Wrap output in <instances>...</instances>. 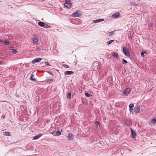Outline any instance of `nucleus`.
<instances>
[{"label":"nucleus","instance_id":"f257e3e1","mask_svg":"<svg viewBox=\"0 0 156 156\" xmlns=\"http://www.w3.org/2000/svg\"><path fill=\"white\" fill-rule=\"evenodd\" d=\"M123 51L126 56L129 57V53L126 47H123Z\"/></svg>","mask_w":156,"mask_h":156},{"label":"nucleus","instance_id":"f03ea898","mask_svg":"<svg viewBox=\"0 0 156 156\" xmlns=\"http://www.w3.org/2000/svg\"><path fill=\"white\" fill-rule=\"evenodd\" d=\"M130 129L131 131V136L133 139L135 138L136 136V132L134 131L133 129L130 128Z\"/></svg>","mask_w":156,"mask_h":156},{"label":"nucleus","instance_id":"7ed1b4c3","mask_svg":"<svg viewBox=\"0 0 156 156\" xmlns=\"http://www.w3.org/2000/svg\"><path fill=\"white\" fill-rule=\"evenodd\" d=\"M50 133L55 136H59L61 134V132L59 131H57L56 132L54 131L52 132H51Z\"/></svg>","mask_w":156,"mask_h":156},{"label":"nucleus","instance_id":"20e7f679","mask_svg":"<svg viewBox=\"0 0 156 156\" xmlns=\"http://www.w3.org/2000/svg\"><path fill=\"white\" fill-rule=\"evenodd\" d=\"M99 63L98 62L95 61L93 63L92 66L93 67V69H97Z\"/></svg>","mask_w":156,"mask_h":156},{"label":"nucleus","instance_id":"39448f33","mask_svg":"<svg viewBox=\"0 0 156 156\" xmlns=\"http://www.w3.org/2000/svg\"><path fill=\"white\" fill-rule=\"evenodd\" d=\"M130 92V89L129 88H126L123 92V94L125 95H127Z\"/></svg>","mask_w":156,"mask_h":156},{"label":"nucleus","instance_id":"423d86ee","mask_svg":"<svg viewBox=\"0 0 156 156\" xmlns=\"http://www.w3.org/2000/svg\"><path fill=\"white\" fill-rule=\"evenodd\" d=\"M81 15V14L79 13V11H76L72 14V16L73 17H79Z\"/></svg>","mask_w":156,"mask_h":156},{"label":"nucleus","instance_id":"0eeeda50","mask_svg":"<svg viewBox=\"0 0 156 156\" xmlns=\"http://www.w3.org/2000/svg\"><path fill=\"white\" fill-rule=\"evenodd\" d=\"M41 58H37L32 61V63L33 64H35L37 62H40Z\"/></svg>","mask_w":156,"mask_h":156},{"label":"nucleus","instance_id":"6e6552de","mask_svg":"<svg viewBox=\"0 0 156 156\" xmlns=\"http://www.w3.org/2000/svg\"><path fill=\"white\" fill-rule=\"evenodd\" d=\"M119 12H117L113 14L112 16V17L113 18H117L119 17Z\"/></svg>","mask_w":156,"mask_h":156},{"label":"nucleus","instance_id":"1a4fd4ad","mask_svg":"<svg viewBox=\"0 0 156 156\" xmlns=\"http://www.w3.org/2000/svg\"><path fill=\"white\" fill-rule=\"evenodd\" d=\"M37 38V36L35 35L33 37V43L36 44H37L38 42V40Z\"/></svg>","mask_w":156,"mask_h":156},{"label":"nucleus","instance_id":"9d476101","mask_svg":"<svg viewBox=\"0 0 156 156\" xmlns=\"http://www.w3.org/2000/svg\"><path fill=\"white\" fill-rule=\"evenodd\" d=\"M74 136L73 134L71 133H69L68 134V140H71L73 139Z\"/></svg>","mask_w":156,"mask_h":156},{"label":"nucleus","instance_id":"9b49d317","mask_svg":"<svg viewBox=\"0 0 156 156\" xmlns=\"http://www.w3.org/2000/svg\"><path fill=\"white\" fill-rule=\"evenodd\" d=\"M104 19H100L94 20H93V22L94 23H97L101 22V21H104Z\"/></svg>","mask_w":156,"mask_h":156},{"label":"nucleus","instance_id":"f8f14e48","mask_svg":"<svg viewBox=\"0 0 156 156\" xmlns=\"http://www.w3.org/2000/svg\"><path fill=\"white\" fill-rule=\"evenodd\" d=\"M134 112L136 113H138L140 110V107L138 106H136L134 108Z\"/></svg>","mask_w":156,"mask_h":156},{"label":"nucleus","instance_id":"ddd939ff","mask_svg":"<svg viewBox=\"0 0 156 156\" xmlns=\"http://www.w3.org/2000/svg\"><path fill=\"white\" fill-rule=\"evenodd\" d=\"M43 135L42 134H37L36 136H34L33 137V140H35L38 139L41 136Z\"/></svg>","mask_w":156,"mask_h":156},{"label":"nucleus","instance_id":"4468645a","mask_svg":"<svg viewBox=\"0 0 156 156\" xmlns=\"http://www.w3.org/2000/svg\"><path fill=\"white\" fill-rule=\"evenodd\" d=\"M73 72L71 71H66L64 72V74L66 75H70L72 74H73Z\"/></svg>","mask_w":156,"mask_h":156},{"label":"nucleus","instance_id":"2eb2a0df","mask_svg":"<svg viewBox=\"0 0 156 156\" xmlns=\"http://www.w3.org/2000/svg\"><path fill=\"white\" fill-rule=\"evenodd\" d=\"M38 24L40 26L43 27L44 26L45 23L44 22L40 21L38 22Z\"/></svg>","mask_w":156,"mask_h":156},{"label":"nucleus","instance_id":"dca6fc26","mask_svg":"<svg viewBox=\"0 0 156 156\" xmlns=\"http://www.w3.org/2000/svg\"><path fill=\"white\" fill-rule=\"evenodd\" d=\"M72 4L70 3H65L64 5L65 7L67 8H69L71 6Z\"/></svg>","mask_w":156,"mask_h":156},{"label":"nucleus","instance_id":"f3484780","mask_svg":"<svg viewBox=\"0 0 156 156\" xmlns=\"http://www.w3.org/2000/svg\"><path fill=\"white\" fill-rule=\"evenodd\" d=\"M134 105L133 104H131L129 105V110H133V108L134 107Z\"/></svg>","mask_w":156,"mask_h":156},{"label":"nucleus","instance_id":"a211bd4d","mask_svg":"<svg viewBox=\"0 0 156 156\" xmlns=\"http://www.w3.org/2000/svg\"><path fill=\"white\" fill-rule=\"evenodd\" d=\"M43 27L45 28H50L51 27V26L48 25V24L45 23L44 26Z\"/></svg>","mask_w":156,"mask_h":156},{"label":"nucleus","instance_id":"6ab92c4d","mask_svg":"<svg viewBox=\"0 0 156 156\" xmlns=\"http://www.w3.org/2000/svg\"><path fill=\"white\" fill-rule=\"evenodd\" d=\"M112 55L115 58H118V55L117 54V53L115 52H113L112 53Z\"/></svg>","mask_w":156,"mask_h":156},{"label":"nucleus","instance_id":"aec40b11","mask_svg":"<svg viewBox=\"0 0 156 156\" xmlns=\"http://www.w3.org/2000/svg\"><path fill=\"white\" fill-rule=\"evenodd\" d=\"M71 97V92H69L67 94V98L68 99H70Z\"/></svg>","mask_w":156,"mask_h":156},{"label":"nucleus","instance_id":"412c9836","mask_svg":"<svg viewBox=\"0 0 156 156\" xmlns=\"http://www.w3.org/2000/svg\"><path fill=\"white\" fill-rule=\"evenodd\" d=\"M4 134L6 136H11V133L9 132H4Z\"/></svg>","mask_w":156,"mask_h":156},{"label":"nucleus","instance_id":"4be33fe9","mask_svg":"<svg viewBox=\"0 0 156 156\" xmlns=\"http://www.w3.org/2000/svg\"><path fill=\"white\" fill-rule=\"evenodd\" d=\"M34 75L33 74H31L30 76V79L32 81H34L36 80L35 78H34Z\"/></svg>","mask_w":156,"mask_h":156},{"label":"nucleus","instance_id":"5701e85b","mask_svg":"<svg viewBox=\"0 0 156 156\" xmlns=\"http://www.w3.org/2000/svg\"><path fill=\"white\" fill-rule=\"evenodd\" d=\"M4 44L6 45H8L9 44V41L8 40H5L3 42Z\"/></svg>","mask_w":156,"mask_h":156},{"label":"nucleus","instance_id":"b1692460","mask_svg":"<svg viewBox=\"0 0 156 156\" xmlns=\"http://www.w3.org/2000/svg\"><path fill=\"white\" fill-rule=\"evenodd\" d=\"M85 96L86 97L88 98L91 96V95L88 93L85 92Z\"/></svg>","mask_w":156,"mask_h":156},{"label":"nucleus","instance_id":"393cba45","mask_svg":"<svg viewBox=\"0 0 156 156\" xmlns=\"http://www.w3.org/2000/svg\"><path fill=\"white\" fill-rule=\"evenodd\" d=\"M122 63L123 64H126L127 63V61H126L123 58L122 59Z\"/></svg>","mask_w":156,"mask_h":156},{"label":"nucleus","instance_id":"a878e982","mask_svg":"<svg viewBox=\"0 0 156 156\" xmlns=\"http://www.w3.org/2000/svg\"><path fill=\"white\" fill-rule=\"evenodd\" d=\"M151 122L153 123V124L154 125L156 122V119H155L154 118L151 120Z\"/></svg>","mask_w":156,"mask_h":156},{"label":"nucleus","instance_id":"bb28decb","mask_svg":"<svg viewBox=\"0 0 156 156\" xmlns=\"http://www.w3.org/2000/svg\"><path fill=\"white\" fill-rule=\"evenodd\" d=\"M125 124L126 125H127V126H128L130 125V122H129L128 121H125Z\"/></svg>","mask_w":156,"mask_h":156},{"label":"nucleus","instance_id":"cd10ccee","mask_svg":"<svg viewBox=\"0 0 156 156\" xmlns=\"http://www.w3.org/2000/svg\"><path fill=\"white\" fill-rule=\"evenodd\" d=\"M114 41V40H111L107 42V43L108 44H111Z\"/></svg>","mask_w":156,"mask_h":156},{"label":"nucleus","instance_id":"c85d7f7f","mask_svg":"<svg viewBox=\"0 0 156 156\" xmlns=\"http://www.w3.org/2000/svg\"><path fill=\"white\" fill-rule=\"evenodd\" d=\"M12 52L14 54H17L18 53V51L16 49H13L12 51Z\"/></svg>","mask_w":156,"mask_h":156},{"label":"nucleus","instance_id":"c756f323","mask_svg":"<svg viewBox=\"0 0 156 156\" xmlns=\"http://www.w3.org/2000/svg\"><path fill=\"white\" fill-rule=\"evenodd\" d=\"M153 23H148V26L150 28H151L152 27Z\"/></svg>","mask_w":156,"mask_h":156},{"label":"nucleus","instance_id":"7c9ffc66","mask_svg":"<svg viewBox=\"0 0 156 156\" xmlns=\"http://www.w3.org/2000/svg\"><path fill=\"white\" fill-rule=\"evenodd\" d=\"M95 124L96 126H98V125H99V123L97 121H96L95 122Z\"/></svg>","mask_w":156,"mask_h":156},{"label":"nucleus","instance_id":"2f4dec72","mask_svg":"<svg viewBox=\"0 0 156 156\" xmlns=\"http://www.w3.org/2000/svg\"><path fill=\"white\" fill-rule=\"evenodd\" d=\"M141 55L142 57H144L145 55H144V51H142L141 53Z\"/></svg>","mask_w":156,"mask_h":156},{"label":"nucleus","instance_id":"473e14b6","mask_svg":"<svg viewBox=\"0 0 156 156\" xmlns=\"http://www.w3.org/2000/svg\"><path fill=\"white\" fill-rule=\"evenodd\" d=\"M113 31H111V32H110L109 33V36H112V35L113 34Z\"/></svg>","mask_w":156,"mask_h":156},{"label":"nucleus","instance_id":"72a5a7b5","mask_svg":"<svg viewBox=\"0 0 156 156\" xmlns=\"http://www.w3.org/2000/svg\"><path fill=\"white\" fill-rule=\"evenodd\" d=\"M45 64L46 66H50V63L48 62H45Z\"/></svg>","mask_w":156,"mask_h":156},{"label":"nucleus","instance_id":"f704fd0d","mask_svg":"<svg viewBox=\"0 0 156 156\" xmlns=\"http://www.w3.org/2000/svg\"><path fill=\"white\" fill-rule=\"evenodd\" d=\"M53 81V79H48V82H51V81Z\"/></svg>","mask_w":156,"mask_h":156},{"label":"nucleus","instance_id":"c9c22d12","mask_svg":"<svg viewBox=\"0 0 156 156\" xmlns=\"http://www.w3.org/2000/svg\"><path fill=\"white\" fill-rule=\"evenodd\" d=\"M64 66L65 68H68L69 67V66L67 65H64Z\"/></svg>","mask_w":156,"mask_h":156},{"label":"nucleus","instance_id":"e433bc0d","mask_svg":"<svg viewBox=\"0 0 156 156\" xmlns=\"http://www.w3.org/2000/svg\"><path fill=\"white\" fill-rule=\"evenodd\" d=\"M70 0H66L65 3H69Z\"/></svg>","mask_w":156,"mask_h":156},{"label":"nucleus","instance_id":"4c0bfd02","mask_svg":"<svg viewBox=\"0 0 156 156\" xmlns=\"http://www.w3.org/2000/svg\"><path fill=\"white\" fill-rule=\"evenodd\" d=\"M36 50L37 51H39L40 50V49L39 47H37L36 48Z\"/></svg>","mask_w":156,"mask_h":156},{"label":"nucleus","instance_id":"58836bf2","mask_svg":"<svg viewBox=\"0 0 156 156\" xmlns=\"http://www.w3.org/2000/svg\"><path fill=\"white\" fill-rule=\"evenodd\" d=\"M133 110H129V112H130V114H133Z\"/></svg>","mask_w":156,"mask_h":156},{"label":"nucleus","instance_id":"ea45409f","mask_svg":"<svg viewBox=\"0 0 156 156\" xmlns=\"http://www.w3.org/2000/svg\"><path fill=\"white\" fill-rule=\"evenodd\" d=\"M131 5H135V3H134L133 2H131Z\"/></svg>","mask_w":156,"mask_h":156},{"label":"nucleus","instance_id":"a19ab883","mask_svg":"<svg viewBox=\"0 0 156 156\" xmlns=\"http://www.w3.org/2000/svg\"><path fill=\"white\" fill-rule=\"evenodd\" d=\"M132 37L131 36H130L129 37V39H132Z\"/></svg>","mask_w":156,"mask_h":156},{"label":"nucleus","instance_id":"79ce46f5","mask_svg":"<svg viewBox=\"0 0 156 156\" xmlns=\"http://www.w3.org/2000/svg\"><path fill=\"white\" fill-rule=\"evenodd\" d=\"M2 42V41L1 39H0V42Z\"/></svg>","mask_w":156,"mask_h":156},{"label":"nucleus","instance_id":"37998d69","mask_svg":"<svg viewBox=\"0 0 156 156\" xmlns=\"http://www.w3.org/2000/svg\"><path fill=\"white\" fill-rule=\"evenodd\" d=\"M144 52V54H146L147 53V52L145 51Z\"/></svg>","mask_w":156,"mask_h":156},{"label":"nucleus","instance_id":"c03bdc74","mask_svg":"<svg viewBox=\"0 0 156 156\" xmlns=\"http://www.w3.org/2000/svg\"><path fill=\"white\" fill-rule=\"evenodd\" d=\"M2 64V62H1L0 61V64Z\"/></svg>","mask_w":156,"mask_h":156}]
</instances>
